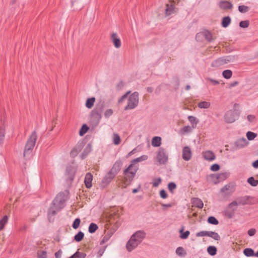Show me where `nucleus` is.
Instances as JSON below:
<instances>
[{
    "label": "nucleus",
    "instance_id": "28",
    "mask_svg": "<svg viewBox=\"0 0 258 258\" xmlns=\"http://www.w3.org/2000/svg\"><path fill=\"white\" fill-rule=\"evenodd\" d=\"M192 203L195 206L199 208H202L204 206L203 201L199 198H195L192 199Z\"/></svg>",
    "mask_w": 258,
    "mask_h": 258
},
{
    "label": "nucleus",
    "instance_id": "47",
    "mask_svg": "<svg viewBox=\"0 0 258 258\" xmlns=\"http://www.w3.org/2000/svg\"><path fill=\"white\" fill-rule=\"evenodd\" d=\"M168 188L171 193H174V190L176 188V185L174 182H171L168 183Z\"/></svg>",
    "mask_w": 258,
    "mask_h": 258
},
{
    "label": "nucleus",
    "instance_id": "21",
    "mask_svg": "<svg viewBox=\"0 0 258 258\" xmlns=\"http://www.w3.org/2000/svg\"><path fill=\"white\" fill-rule=\"evenodd\" d=\"M247 141L246 139L243 138L237 140L235 143L236 146L239 148L244 147L247 145Z\"/></svg>",
    "mask_w": 258,
    "mask_h": 258
},
{
    "label": "nucleus",
    "instance_id": "17",
    "mask_svg": "<svg viewBox=\"0 0 258 258\" xmlns=\"http://www.w3.org/2000/svg\"><path fill=\"white\" fill-rule=\"evenodd\" d=\"M55 205H53V202H52L51 205L50 206V208H49L48 210V217L49 219L50 220V218L52 216H53L55 215L59 211H60L59 209L56 208Z\"/></svg>",
    "mask_w": 258,
    "mask_h": 258
},
{
    "label": "nucleus",
    "instance_id": "23",
    "mask_svg": "<svg viewBox=\"0 0 258 258\" xmlns=\"http://www.w3.org/2000/svg\"><path fill=\"white\" fill-rule=\"evenodd\" d=\"M161 144V138L160 137H154L152 140V145L153 147H158Z\"/></svg>",
    "mask_w": 258,
    "mask_h": 258
},
{
    "label": "nucleus",
    "instance_id": "60",
    "mask_svg": "<svg viewBox=\"0 0 258 258\" xmlns=\"http://www.w3.org/2000/svg\"><path fill=\"white\" fill-rule=\"evenodd\" d=\"M38 258H47L46 252L42 251L40 253H38Z\"/></svg>",
    "mask_w": 258,
    "mask_h": 258
},
{
    "label": "nucleus",
    "instance_id": "63",
    "mask_svg": "<svg viewBox=\"0 0 258 258\" xmlns=\"http://www.w3.org/2000/svg\"><path fill=\"white\" fill-rule=\"evenodd\" d=\"M62 254V251L61 250H58L55 253V258H61Z\"/></svg>",
    "mask_w": 258,
    "mask_h": 258
},
{
    "label": "nucleus",
    "instance_id": "20",
    "mask_svg": "<svg viewBox=\"0 0 258 258\" xmlns=\"http://www.w3.org/2000/svg\"><path fill=\"white\" fill-rule=\"evenodd\" d=\"M92 175L90 173H87L85 176L84 183L86 187L88 188H90L92 186Z\"/></svg>",
    "mask_w": 258,
    "mask_h": 258
},
{
    "label": "nucleus",
    "instance_id": "44",
    "mask_svg": "<svg viewBox=\"0 0 258 258\" xmlns=\"http://www.w3.org/2000/svg\"><path fill=\"white\" fill-rule=\"evenodd\" d=\"M256 134L251 132L250 131H248L246 133V137L247 139L249 141L253 140L256 137Z\"/></svg>",
    "mask_w": 258,
    "mask_h": 258
},
{
    "label": "nucleus",
    "instance_id": "50",
    "mask_svg": "<svg viewBox=\"0 0 258 258\" xmlns=\"http://www.w3.org/2000/svg\"><path fill=\"white\" fill-rule=\"evenodd\" d=\"M249 25V22L247 20L242 21L239 23V26L241 28H247L248 27Z\"/></svg>",
    "mask_w": 258,
    "mask_h": 258
},
{
    "label": "nucleus",
    "instance_id": "38",
    "mask_svg": "<svg viewBox=\"0 0 258 258\" xmlns=\"http://www.w3.org/2000/svg\"><path fill=\"white\" fill-rule=\"evenodd\" d=\"M86 256V253L77 251L71 256V258H85Z\"/></svg>",
    "mask_w": 258,
    "mask_h": 258
},
{
    "label": "nucleus",
    "instance_id": "1",
    "mask_svg": "<svg viewBox=\"0 0 258 258\" xmlns=\"http://www.w3.org/2000/svg\"><path fill=\"white\" fill-rule=\"evenodd\" d=\"M146 236V233L142 230H139L134 233L127 242L126 248L131 252L138 247Z\"/></svg>",
    "mask_w": 258,
    "mask_h": 258
},
{
    "label": "nucleus",
    "instance_id": "30",
    "mask_svg": "<svg viewBox=\"0 0 258 258\" xmlns=\"http://www.w3.org/2000/svg\"><path fill=\"white\" fill-rule=\"evenodd\" d=\"M9 217L8 216H4L1 219H0V231L2 230L5 225L8 221Z\"/></svg>",
    "mask_w": 258,
    "mask_h": 258
},
{
    "label": "nucleus",
    "instance_id": "25",
    "mask_svg": "<svg viewBox=\"0 0 258 258\" xmlns=\"http://www.w3.org/2000/svg\"><path fill=\"white\" fill-rule=\"evenodd\" d=\"M91 151V146L90 144H88L86 148L84 149L83 153L81 155V159H84L88 154Z\"/></svg>",
    "mask_w": 258,
    "mask_h": 258
},
{
    "label": "nucleus",
    "instance_id": "31",
    "mask_svg": "<svg viewBox=\"0 0 258 258\" xmlns=\"http://www.w3.org/2000/svg\"><path fill=\"white\" fill-rule=\"evenodd\" d=\"M95 101V97H91V98H89L87 99V100H86V104H85L86 107H87L88 108H89V109L91 108L94 105Z\"/></svg>",
    "mask_w": 258,
    "mask_h": 258
},
{
    "label": "nucleus",
    "instance_id": "18",
    "mask_svg": "<svg viewBox=\"0 0 258 258\" xmlns=\"http://www.w3.org/2000/svg\"><path fill=\"white\" fill-rule=\"evenodd\" d=\"M66 174L68 175V177L71 180H73L75 174L74 168L72 165L68 166L66 168Z\"/></svg>",
    "mask_w": 258,
    "mask_h": 258
},
{
    "label": "nucleus",
    "instance_id": "10",
    "mask_svg": "<svg viewBox=\"0 0 258 258\" xmlns=\"http://www.w3.org/2000/svg\"><path fill=\"white\" fill-rule=\"evenodd\" d=\"M249 197L248 196L239 197L237 198L236 201L230 203V206L246 205L249 202Z\"/></svg>",
    "mask_w": 258,
    "mask_h": 258
},
{
    "label": "nucleus",
    "instance_id": "43",
    "mask_svg": "<svg viewBox=\"0 0 258 258\" xmlns=\"http://www.w3.org/2000/svg\"><path fill=\"white\" fill-rule=\"evenodd\" d=\"M113 142L114 145H117L120 143V138L117 134H114L113 136Z\"/></svg>",
    "mask_w": 258,
    "mask_h": 258
},
{
    "label": "nucleus",
    "instance_id": "12",
    "mask_svg": "<svg viewBox=\"0 0 258 258\" xmlns=\"http://www.w3.org/2000/svg\"><path fill=\"white\" fill-rule=\"evenodd\" d=\"M84 144L83 142H79L71 151L70 154L72 157H76L78 154L82 150L84 147Z\"/></svg>",
    "mask_w": 258,
    "mask_h": 258
},
{
    "label": "nucleus",
    "instance_id": "58",
    "mask_svg": "<svg viewBox=\"0 0 258 258\" xmlns=\"http://www.w3.org/2000/svg\"><path fill=\"white\" fill-rule=\"evenodd\" d=\"M160 196L162 199H166L167 197L166 191L164 189H162L160 192Z\"/></svg>",
    "mask_w": 258,
    "mask_h": 258
},
{
    "label": "nucleus",
    "instance_id": "32",
    "mask_svg": "<svg viewBox=\"0 0 258 258\" xmlns=\"http://www.w3.org/2000/svg\"><path fill=\"white\" fill-rule=\"evenodd\" d=\"M217 249L215 246H209L207 248V252L211 255H215L216 254Z\"/></svg>",
    "mask_w": 258,
    "mask_h": 258
},
{
    "label": "nucleus",
    "instance_id": "3",
    "mask_svg": "<svg viewBox=\"0 0 258 258\" xmlns=\"http://www.w3.org/2000/svg\"><path fill=\"white\" fill-rule=\"evenodd\" d=\"M120 170L119 165L115 163L102 180L100 186L104 188L107 186Z\"/></svg>",
    "mask_w": 258,
    "mask_h": 258
},
{
    "label": "nucleus",
    "instance_id": "33",
    "mask_svg": "<svg viewBox=\"0 0 258 258\" xmlns=\"http://www.w3.org/2000/svg\"><path fill=\"white\" fill-rule=\"evenodd\" d=\"M84 237V234L82 231H79L74 237V240L77 242L81 241Z\"/></svg>",
    "mask_w": 258,
    "mask_h": 258
},
{
    "label": "nucleus",
    "instance_id": "7",
    "mask_svg": "<svg viewBox=\"0 0 258 258\" xmlns=\"http://www.w3.org/2000/svg\"><path fill=\"white\" fill-rule=\"evenodd\" d=\"M66 200V198L64 194L63 193H59L53 200V205H55L56 207V208L60 210L64 207Z\"/></svg>",
    "mask_w": 258,
    "mask_h": 258
},
{
    "label": "nucleus",
    "instance_id": "37",
    "mask_svg": "<svg viewBox=\"0 0 258 258\" xmlns=\"http://www.w3.org/2000/svg\"><path fill=\"white\" fill-rule=\"evenodd\" d=\"M236 206H232L231 207L230 206V203L228 205V208L230 210V212H229L227 211V215L229 218L232 217L234 212L236 211V208H235V207H236Z\"/></svg>",
    "mask_w": 258,
    "mask_h": 258
},
{
    "label": "nucleus",
    "instance_id": "8",
    "mask_svg": "<svg viewBox=\"0 0 258 258\" xmlns=\"http://www.w3.org/2000/svg\"><path fill=\"white\" fill-rule=\"evenodd\" d=\"M156 158L160 164H165L168 160V155L165 150L162 148H160L157 152Z\"/></svg>",
    "mask_w": 258,
    "mask_h": 258
},
{
    "label": "nucleus",
    "instance_id": "2",
    "mask_svg": "<svg viewBox=\"0 0 258 258\" xmlns=\"http://www.w3.org/2000/svg\"><path fill=\"white\" fill-rule=\"evenodd\" d=\"M104 104L100 102L95 105L91 113V122L94 126H97L102 118V114L104 110Z\"/></svg>",
    "mask_w": 258,
    "mask_h": 258
},
{
    "label": "nucleus",
    "instance_id": "51",
    "mask_svg": "<svg viewBox=\"0 0 258 258\" xmlns=\"http://www.w3.org/2000/svg\"><path fill=\"white\" fill-rule=\"evenodd\" d=\"M113 110L111 109H107L105 112H104V117L106 118H109L110 116H111L112 114H113Z\"/></svg>",
    "mask_w": 258,
    "mask_h": 258
},
{
    "label": "nucleus",
    "instance_id": "48",
    "mask_svg": "<svg viewBox=\"0 0 258 258\" xmlns=\"http://www.w3.org/2000/svg\"><path fill=\"white\" fill-rule=\"evenodd\" d=\"M176 253L178 255L182 256L185 254L184 249L182 247H178L176 249Z\"/></svg>",
    "mask_w": 258,
    "mask_h": 258
},
{
    "label": "nucleus",
    "instance_id": "5",
    "mask_svg": "<svg viewBox=\"0 0 258 258\" xmlns=\"http://www.w3.org/2000/svg\"><path fill=\"white\" fill-rule=\"evenodd\" d=\"M139 103V93L137 92H134L127 99V104L124 107V110L133 109L136 108Z\"/></svg>",
    "mask_w": 258,
    "mask_h": 258
},
{
    "label": "nucleus",
    "instance_id": "34",
    "mask_svg": "<svg viewBox=\"0 0 258 258\" xmlns=\"http://www.w3.org/2000/svg\"><path fill=\"white\" fill-rule=\"evenodd\" d=\"M198 106L200 108L207 109L210 106V103L207 101H202L198 103Z\"/></svg>",
    "mask_w": 258,
    "mask_h": 258
},
{
    "label": "nucleus",
    "instance_id": "61",
    "mask_svg": "<svg viewBox=\"0 0 258 258\" xmlns=\"http://www.w3.org/2000/svg\"><path fill=\"white\" fill-rule=\"evenodd\" d=\"M110 238V236L109 235H105L103 238L102 240L100 241V244H103V243L107 242Z\"/></svg>",
    "mask_w": 258,
    "mask_h": 258
},
{
    "label": "nucleus",
    "instance_id": "13",
    "mask_svg": "<svg viewBox=\"0 0 258 258\" xmlns=\"http://www.w3.org/2000/svg\"><path fill=\"white\" fill-rule=\"evenodd\" d=\"M148 159V156L144 155L140 157L134 159L132 161V163L128 166V167L124 170V173H126L131 167H133V165L135 163L140 162L143 161H145Z\"/></svg>",
    "mask_w": 258,
    "mask_h": 258
},
{
    "label": "nucleus",
    "instance_id": "36",
    "mask_svg": "<svg viewBox=\"0 0 258 258\" xmlns=\"http://www.w3.org/2000/svg\"><path fill=\"white\" fill-rule=\"evenodd\" d=\"M98 228V227L96 224L94 223H91L89 226L88 231L90 233H93Z\"/></svg>",
    "mask_w": 258,
    "mask_h": 258
},
{
    "label": "nucleus",
    "instance_id": "24",
    "mask_svg": "<svg viewBox=\"0 0 258 258\" xmlns=\"http://www.w3.org/2000/svg\"><path fill=\"white\" fill-rule=\"evenodd\" d=\"M174 11V6L172 4H166V8L165 10V15L168 16L173 13Z\"/></svg>",
    "mask_w": 258,
    "mask_h": 258
},
{
    "label": "nucleus",
    "instance_id": "4",
    "mask_svg": "<svg viewBox=\"0 0 258 258\" xmlns=\"http://www.w3.org/2000/svg\"><path fill=\"white\" fill-rule=\"evenodd\" d=\"M235 59V57L233 55H228L219 57L212 62L211 66L213 68H218L229 62H233Z\"/></svg>",
    "mask_w": 258,
    "mask_h": 258
},
{
    "label": "nucleus",
    "instance_id": "14",
    "mask_svg": "<svg viewBox=\"0 0 258 258\" xmlns=\"http://www.w3.org/2000/svg\"><path fill=\"white\" fill-rule=\"evenodd\" d=\"M202 155L205 160L209 161H212L216 158L215 154L210 150L203 152Z\"/></svg>",
    "mask_w": 258,
    "mask_h": 258
},
{
    "label": "nucleus",
    "instance_id": "42",
    "mask_svg": "<svg viewBox=\"0 0 258 258\" xmlns=\"http://www.w3.org/2000/svg\"><path fill=\"white\" fill-rule=\"evenodd\" d=\"M88 130H89L88 126L86 124H83L82 126V127L81 128V129L80 130V132H79L80 135L81 136H83L86 133V132L88 131Z\"/></svg>",
    "mask_w": 258,
    "mask_h": 258
},
{
    "label": "nucleus",
    "instance_id": "53",
    "mask_svg": "<svg viewBox=\"0 0 258 258\" xmlns=\"http://www.w3.org/2000/svg\"><path fill=\"white\" fill-rule=\"evenodd\" d=\"M188 120L192 124H197L198 122V120H197V119L193 116H189L188 117Z\"/></svg>",
    "mask_w": 258,
    "mask_h": 258
},
{
    "label": "nucleus",
    "instance_id": "52",
    "mask_svg": "<svg viewBox=\"0 0 258 258\" xmlns=\"http://www.w3.org/2000/svg\"><path fill=\"white\" fill-rule=\"evenodd\" d=\"M162 179L160 177L154 179L153 181V186L154 187H157L159 184L161 182Z\"/></svg>",
    "mask_w": 258,
    "mask_h": 258
},
{
    "label": "nucleus",
    "instance_id": "26",
    "mask_svg": "<svg viewBox=\"0 0 258 258\" xmlns=\"http://www.w3.org/2000/svg\"><path fill=\"white\" fill-rule=\"evenodd\" d=\"M231 23V18L229 16L224 17L222 20L221 25L224 28L227 27Z\"/></svg>",
    "mask_w": 258,
    "mask_h": 258
},
{
    "label": "nucleus",
    "instance_id": "35",
    "mask_svg": "<svg viewBox=\"0 0 258 258\" xmlns=\"http://www.w3.org/2000/svg\"><path fill=\"white\" fill-rule=\"evenodd\" d=\"M244 254L246 256H254V252L252 249L250 248H246L243 250Z\"/></svg>",
    "mask_w": 258,
    "mask_h": 258
},
{
    "label": "nucleus",
    "instance_id": "62",
    "mask_svg": "<svg viewBox=\"0 0 258 258\" xmlns=\"http://www.w3.org/2000/svg\"><path fill=\"white\" fill-rule=\"evenodd\" d=\"M124 83L122 81H120L116 85V88L118 90H121L124 86Z\"/></svg>",
    "mask_w": 258,
    "mask_h": 258
},
{
    "label": "nucleus",
    "instance_id": "57",
    "mask_svg": "<svg viewBox=\"0 0 258 258\" xmlns=\"http://www.w3.org/2000/svg\"><path fill=\"white\" fill-rule=\"evenodd\" d=\"M197 237L207 236V231H202L196 233Z\"/></svg>",
    "mask_w": 258,
    "mask_h": 258
},
{
    "label": "nucleus",
    "instance_id": "59",
    "mask_svg": "<svg viewBox=\"0 0 258 258\" xmlns=\"http://www.w3.org/2000/svg\"><path fill=\"white\" fill-rule=\"evenodd\" d=\"M225 174L224 173L218 174L216 176V179L220 180L223 179L225 177Z\"/></svg>",
    "mask_w": 258,
    "mask_h": 258
},
{
    "label": "nucleus",
    "instance_id": "27",
    "mask_svg": "<svg viewBox=\"0 0 258 258\" xmlns=\"http://www.w3.org/2000/svg\"><path fill=\"white\" fill-rule=\"evenodd\" d=\"M184 227H182L180 230V238L182 239H185L188 238V236L190 234V232L188 230H187L185 232L183 231Z\"/></svg>",
    "mask_w": 258,
    "mask_h": 258
},
{
    "label": "nucleus",
    "instance_id": "40",
    "mask_svg": "<svg viewBox=\"0 0 258 258\" xmlns=\"http://www.w3.org/2000/svg\"><path fill=\"white\" fill-rule=\"evenodd\" d=\"M247 182L253 186H256L258 184V180H255L253 177L248 178L247 179Z\"/></svg>",
    "mask_w": 258,
    "mask_h": 258
},
{
    "label": "nucleus",
    "instance_id": "64",
    "mask_svg": "<svg viewBox=\"0 0 258 258\" xmlns=\"http://www.w3.org/2000/svg\"><path fill=\"white\" fill-rule=\"evenodd\" d=\"M255 233V230L254 229H250L248 231V234L252 236L254 235Z\"/></svg>",
    "mask_w": 258,
    "mask_h": 258
},
{
    "label": "nucleus",
    "instance_id": "41",
    "mask_svg": "<svg viewBox=\"0 0 258 258\" xmlns=\"http://www.w3.org/2000/svg\"><path fill=\"white\" fill-rule=\"evenodd\" d=\"M138 169L137 168H132V167L131 168L130 170H129L125 174H127V173L131 174V177H128L129 179L130 180H132L135 176V175L136 174V172L137 171Z\"/></svg>",
    "mask_w": 258,
    "mask_h": 258
},
{
    "label": "nucleus",
    "instance_id": "19",
    "mask_svg": "<svg viewBox=\"0 0 258 258\" xmlns=\"http://www.w3.org/2000/svg\"><path fill=\"white\" fill-rule=\"evenodd\" d=\"M219 7L223 10H229L233 7V5L228 1H222L219 2Z\"/></svg>",
    "mask_w": 258,
    "mask_h": 258
},
{
    "label": "nucleus",
    "instance_id": "22",
    "mask_svg": "<svg viewBox=\"0 0 258 258\" xmlns=\"http://www.w3.org/2000/svg\"><path fill=\"white\" fill-rule=\"evenodd\" d=\"M203 35L205 39L209 42H212L215 39L212 34L209 31H205L203 32Z\"/></svg>",
    "mask_w": 258,
    "mask_h": 258
},
{
    "label": "nucleus",
    "instance_id": "45",
    "mask_svg": "<svg viewBox=\"0 0 258 258\" xmlns=\"http://www.w3.org/2000/svg\"><path fill=\"white\" fill-rule=\"evenodd\" d=\"M208 222L213 225H217L219 223L218 220L213 216H210L208 219Z\"/></svg>",
    "mask_w": 258,
    "mask_h": 258
},
{
    "label": "nucleus",
    "instance_id": "9",
    "mask_svg": "<svg viewBox=\"0 0 258 258\" xmlns=\"http://www.w3.org/2000/svg\"><path fill=\"white\" fill-rule=\"evenodd\" d=\"M238 116V114L235 110H230L225 113L224 119L227 123H232L236 120Z\"/></svg>",
    "mask_w": 258,
    "mask_h": 258
},
{
    "label": "nucleus",
    "instance_id": "56",
    "mask_svg": "<svg viewBox=\"0 0 258 258\" xmlns=\"http://www.w3.org/2000/svg\"><path fill=\"white\" fill-rule=\"evenodd\" d=\"M130 93L131 91H129L127 92L125 94H124L123 95H122L121 97L118 100V103H121L124 99H125L127 98L128 95Z\"/></svg>",
    "mask_w": 258,
    "mask_h": 258
},
{
    "label": "nucleus",
    "instance_id": "16",
    "mask_svg": "<svg viewBox=\"0 0 258 258\" xmlns=\"http://www.w3.org/2000/svg\"><path fill=\"white\" fill-rule=\"evenodd\" d=\"M111 40L115 48H118L120 47L121 41L116 33H113L111 34Z\"/></svg>",
    "mask_w": 258,
    "mask_h": 258
},
{
    "label": "nucleus",
    "instance_id": "46",
    "mask_svg": "<svg viewBox=\"0 0 258 258\" xmlns=\"http://www.w3.org/2000/svg\"><path fill=\"white\" fill-rule=\"evenodd\" d=\"M81 223V220L80 218H77L74 221L72 227L74 229H77L79 227Z\"/></svg>",
    "mask_w": 258,
    "mask_h": 258
},
{
    "label": "nucleus",
    "instance_id": "11",
    "mask_svg": "<svg viewBox=\"0 0 258 258\" xmlns=\"http://www.w3.org/2000/svg\"><path fill=\"white\" fill-rule=\"evenodd\" d=\"M192 156V152L188 146H185L183 148L182 157L184 160L188 161L190 160Z\"/></svg>",
    "mask_w": 258,
    "mask_h": 258
},
{
    "label": "nucleus",
    "instance_id": "29",
    "mask_svg": "<svg viewBox=\"0 0 258 258\" xmlns=\"http://www.w3.org/2000/svg\"><path fill=\"white\" fill-rule=\"evenodd\" d=\"M207 236L211 237L216 240L220 239L219 235L217 232L213 231H207Z\"/></svg>",
    "mask_w": 258,
    "mask_h": 258
},
{
    "label": "nucleus",
    "instance_id": "54",
    "mask_svg": "<svg viewBox=\"0 0 258 258\" xmlns=\"http://www.w3.org/2000/svg\"><path fill=\"white\" fill-rule=\"evenodd\" d=\"M220 168L219 165L218 164H214L211 166L210 169L213 171H217L220 169Z\"/></svg>",
    "mask_w": 258,
    "mask_h": 258
},
{
    "label": "nucleus",
    "instance_id": "6",
    "mask_svg": "<svg viewBox=\"0 0 258 258\" xmlns=\"http://www.w3.org/2000/svg\"><path fill=\"white\" fill-rule=\"evenodd\" d=\"M32 136H30L29 139L28 140L25 148V150L23 153L24 159L29 162V165H30V161L32 157V140L31 139Z\"/></svg>",
    "mask_w": 258,
    "mask_h": 258
},
{
    "label": "nucleus",
    "instance_id": "49",
    "mask_svg": "<svg viewBox=\"0 0 258 258\" xmlns=\"http://www.w3.org/2000/svg\"><path fill=\"white\" fill-rule=\"evenodd\" d=\"M249 8L244 5H241L238 7V11L242 13H245L248 11Z\"/></svg>",
    "mask_w": 258,
    "mask_h": 258
},
{
    "label": "nucleus",
    "instance_id": "55",
    "mask_svg": "<svg viewBox=\"0 0 258 258\" xmlns=\"http://www.w3.org/2000/svg\"><path fill=\"white\" fill-rule=\"evenodd\" d=\"M206 79L208 80L212 85H217L219 84V82L216 80L210 78H207Z\"/></svg>",
    "mask_w": 258,
    "mask_h": 258
},
{
    "label": "nucleus",
    "instance_id": "15",
    "mask_svg": "<svg viewBox=\"0 0 258 258\" xmlns=\"http://www.w3.org/2000/svg\"><path fill=\"white\" fill-rule=\"evenodd\" d=\"M5 135V124L3 118H0V145H1L4 139Z\"/></svg>",
    "mask_w": 258,
    "mask_h": 258
},
{
    "label": "nucleus",
    "instance_id": "39",
    "mask_svg": "<svg viewBox=\"0 0 258 258\" xmlns=\"http://www.w3.org/2000/svg\"><path fill=\"white\" fill-rule=\"evenodd\" d=\"M222 75L224 78L228 79L231 77L232 75V72L230 70H226L223 72Z\"/></svg>",
    "mask_w": 258,
    "mask_h": 258
}]
</instances>
